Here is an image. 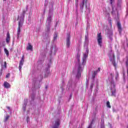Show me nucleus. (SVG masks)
Returning <instances> with one entry per match:
<instances>
[{
    "label": "nucleus",
    "mask_w": 128,
    "mask_h": 128,
    "mask_svg": "<svg viewBox=\"0 0 128 128\" xmlns=\"http://www.w3.org/2000/svg\"><path fill=\"white\" fill-rule=\"evenodd\" d=\"M108 24H110V26L112 28V20H110V18L108 19Z\"/></svg>",
    "instance_id": "4be33fe9"
},
{
    "label": "nucleus",
    "mask_w": 128,
    "mask_h": 128,
    "mask_svg": "<svg viewBox=\"0 0 128 128\" xmlns=\"http://www.w3.org/2000/svg\"><path fill=\"white\" fill-rule=\"evenodd\" d=\"M10 74H8L6 75V78H10Z\"/></svg>",
    "instance_id": "b1692460"
},
{
    "label": "nucleus",
    "mask_w": 128,
    "mask_h": 128,
    "mask_svg": "<svg viewBox=\"0 0 128 128\" xmlns=\"http://www.w3.org/2000/svg\"><path fill=\"white\" fill-rule=\"evenodd\" d=\"M10 32H8L6 34V42L7 44L10 43Z\"/></svg>",
    "instance_id": "6e6552de"
},
{
    "label": "nucleus",
    "mask_w": 128,
    "mask_h": 128,
    "mask_svg": "<svg viewBox=\"0 0 128 128\" xmlns=\"http://www.w3.org/2000/svg\"><path fill=\"white\" fill-rule=\"evenodd\" d=\"M8 118H10V116H6L4 120V122H7Z\"/></svg>",
    "instance_id": "f3484780"
},
{
    "label": "nucleus",
    "mask_w": 128,
    "mask_h": 128,
    "mask_svg": "<svg viewBox=\"0 0 128 128\" xmlns=\"http://www.w3.org/2000/svg\"><path fill=\"white\" fill-rule=\"evenodd\" d=\"M90 88H94V85L92 84H91L90 86Z\"/></svg>",
    "instance_id": "cd10ccee"
},
{
    "label": "nucleus",
    "mask_w": 128,
    "mask_h": 128,
    "mask_svg": "<svg viewBox=\"0 0 128 128\" xmlns=\"http://www.w3.org/2000/svg\"><path fill=\"white\" fill-rule=\"evenodd\" d=\"M26 104H25V106L22 107V110L24 112H26Z\"/></svg>",
    "instance_id": "5701e85b"
},
{
    "label": "nucleus",
    "mask_w": 128,
    "mask_h": 128,
    "mask_svg": "<svg viewBox=\"0 0 128 128\" xmlns=\"http://www.w3.org/2000/svg\"><path fill=\"white\" fill-rule=\"evenodd\" d=\"M110 0V4H112V0Z\"/></svg>",
    "instance_id": "473e14b6"
},
{
    "label": "nucleus",
    "mask_w": 128,
    "mask_h": 128,
    "mask_svg": "<svg viewBox=\"0 0 128 128\" xmlns=\"http://www.w3.org/2000/svg\"><path fill=\"white\" fill-rule=\"evenodd\" d=\"M127 74H128V70H127Z\"/></svg>",
    "instance_id": "e433bc0d"
},
{
    "label": "nucleus",
    "mask_w": 128,
    "mask_h": 128,
    "mask_svg": "<svg viewBox=\"0 0 128 128\" xmlns=\"http://www.w3.org/2000/svg\"><path fill=\"white\" fill-rule=\"evenodd\" d=\"M77 58H80V54H77Z\"/></svg>",
    "instance_id": "c85d7f7f"
},
{
    "label": "nucleus",
    "mask_w": 128,
    "mask_h": 128,
    "mask_svg": "<svg viewBox=\"0 0 128 128\" xmlns=\"http://www.w3.org/2000/svg\"><path fill=\"white\" fill-rule=\"evenodd\" d=\"M56 24H58V22H56Z\"/></svg>",
    "instance_id": "58836bf2"
},
{
    "label": "nucleus",
    "mask_w": 128,
    "mask_h": 128,
    "mask_svg": "<svg viewBox=\"0 0 128 128\" xmlns=\"http://www.w3.org/2000/svg\"><path fill=\"white\" fill-rule=\"evenodd\" d=\"M47 22H48V24H50L52 22V16L49 15L47 18Z\"/></svg>",
    "instance_id": "ddd939ff"
},
{
    "label": "nucleus",
    "mask_w": 128,
    "mask_h": 128,
    "mask_svg": "<svg viewBox=\"0 0 128 128\" xmlns=\"http://www.w3.org/2000/svg\"><path fill=\"white\" fill-rule=\"evenodd\" d=\"M4 86L6 88H10V84L6 82H4Z\"/></svg>",
    "instance_id": "1a4fd4ad"
},
{
    "label": "nucleus",
    "mask_w": 128,
    "mask_h": 128,
    "mask_svg": "<svg viewBox=\"0 0 128 128\" xmlns=\"http://www.w3.org/2000/svg\"><path fill=\"white\" fill-rule=\"evenodd\" d=\"M86 58H88V55H86V54H84L82 59V64H84V63L86 62Z\"/></svg>",
    "instance_id": "9b49d317"
},
{
    "label": "nucleus",
    "mask_w": 128,
    "mask_h": 128,
    "mask_svg": "<svg viewBox=\"0 0 128 128\" xmlns=\"http://www.w3.org/2000/svg\"><path fill=\"white\" fill-rule=\"evenodd\" d=\"M24 55L22 56V59L19 63V70L20 72L22 70V68L24 66Z\"/></svg>",
    "instance_id": "20e7f679"
},
{
    "label": "nucleus",
    "mask_w": 128,
    "mask_h": 128,
    "mask_svg": "<svg viewBox=\"0 0 128 128\" xmlns=\"http://www.w3.org/2000/svg\"><path fill=\"white\" fill-rule=\"evenodd\" d=\"M46 88H48V86H46Z\"/></svg>",
    "instance_id": "f704fd0d"
},
{
    "label": "nucleus",
    "mask_w": 128,
    "mask_h": 128,
    "mask_svg": "<svg viewBox=\"0 0 128 128\" xmlns=\"http://www.w3.org/2000/svg\"><path fill=\"white\" fill-rule=\"evenodd\" d=\"M117 26H118L119 32H122V26H120V22H118Z\"/></svg>",
    "instance_id": "f8f14e48"
},
{
    "label": "nucleus",
    "mask_w": 128,
    "mask_h": 128,
    "mask_svg": "<svg viewBox=\"0 0 128 128\" xmlns=\"http://www.w3.org/2000/svg\"><path fill=\"white\" fill-rule=\"evenodd\" d=\"M93 122H94V120H92V122H91L90 124L88 126V128H92V126Z\"/></svg>",
    "instance_id": "a211bd4d"
},
{
    "label": "nucleus",
    "mask_w": 128,
    "mask_h": 128,
    "mask_svg": "<svg viewBox=\"0 0 128 128\" xmlns=\"http://www.w3.org/2000/svg\"><path fill=\"white\" fill-rule=\"evenodd\" d=\"M22 16H24V14H22Z\"/></svg>",
    "instance_id": "a19ab883"
},
{
    "label": "nucleus",
    "mask_w": 128,
    "mask_h": 128,
    "mask_svg": "<svg viewBox=\"0 0 128 128\" xmlns=\"http://www.w3.org/2000/svg\"><path fill=\"white\" fill-rule=\"evenodd\" d=\"M97 40L98 46L102 48V33L97 34Z\"/></svg>",
    "instance_id": "f257e3e1"
},
{
    "label": "nucleus",
    "mask_w": 128,
    "mask_h": 128,
    "mask_svg": "<svg viewBox=\"0 0 128 128\" xmlns=\"http://www.w3.org/2000/svg\"><path fill=\"white\" fill-rule=\"evenodd\" d=\"M106 106L108 107L109 108H112V106H110V103L109 101H108L106 102Z\"/></svg>",
    "instance_id": "dca6fc26"
},
{
    "label": "nucleus",
    "mask_w": 128,
    "mask_h": 128,
    "mask_svg": "<svg viewBox=\"0 0 128 128\" xmlns=\"http://www.w3.org/2000/svg\"><path fill=\"white\" fill-rule=\"evenodd\" d=\"M60 119H57L55 121L54 124L52 126V128H60Z\"/></svg>",
    "instance_id": "39448f33"
},
{
    "label": "nucleus",
    "mask_w": 128,
    "mask_h": 128,
    "mask_svg": "<svg viewBox=\"0 0 128 128\" xmlns=\"http://www.w3.org/2000/svg\"><path fill=\"white\" fill-rule=\"evenodd\" d=\"M98 72H100V68H98Z\"/></svg>",
    "instance_id": "2f4dec72"
},
{
    "label": "nucleus",
    "mask_w": 128,
    "mask_h": 128,
    "mask_svg": "<svg viewBox=\"0 0 128 128\" xmlns=\"http://www.w3.org/2000/svg\"><path fill=\"white\" fill-rule=\"evenodd\" d=\"M120 4H122V0H118V6H120Z\"/></svg>",
    "instance_id": "aec40b11"
},
{
    "label": "nucleus",
    "mask_w": 128,
    "mask_h": 128,
    "mask_svg": "<svg viewBox=\"0 0 128 128\" xmlns=\"http://www.w3.org/2000/svg\"><path fill=\"white\" fill-rule=\"evenodd\" d=\"M7 108H8V110H10V107H8Z\"/></svg>",
    "instance_id": "c9c22d12"
},
{
    "label": "nucleus",
    "mask_w": 128,
    "mask_h": 128,
    "mask_svg": "<svg viewBox=\"0 0 128 128\" xmlns=\"http://www.w3.org/2000/svg\"><path fill=\"white\" fill-rule=\"evenodd\" d=\"M76 2V6H78V0H75Z\"/></svg>",
    "instance_id": "a878e982"
},
{
    "label": "nucleus",
    "mask_w": 128,
    "mask_h": 128,
    "mask_svg": "<svg viewBox=\"0 0 128 128\" xmlns=\"http://www.w3.org/2000/svg\"><path fill=\"white\" fill-rule=\"evenodd\" d=\"M110 128H112V125H110Z\"/></svg>",
    "instance_id": "4c0bfd02"
},
{
    "label": "nucleus",
    "mask_w": 128,
    "mask_h": 128,
    "mask_svg": "<svg viewBox=\"0 0 128 128\" xmlns=\"http://www.w3.org/2000/svg\"><path fill=\"white\" fill-rule=\"evenodd\" d=\"M58 38V34L56 33L54 34V40H56V38Z\"/></svg>",
    "instance_id": "6ab92c4d"
},
{
    "label": "nucleus",
    "mask_w": 128,
    "mask_h": 128,
    "mask_svg": "<svg viewBox=\"0 0 128 128\" xmlns=\"http://www.w3.org/2000/svg\"><path fill=\"white\" fill-rule=\"evenodd\" d=\"M101 128H104V125L101 126Z\"/></svg>",
    "instance_id": "7c9ffc66"
},
{
    "label": "nucleus",
    "mask_w": 128,
    "mask_h": 128,
    "mask_svg": "<svg viewBox=\"0 0 128 128\" xmlns=\"http://www.w3.org/2000/svg\"><path fill=\"white\" fill-rule=\"evenodd\" d=\"M4 66L6 68V62H4Z\"/></svg>",
    "instance_id": "bb28decb"
},
{
    "label": "nucleus",
    "mask_w": 128,
    "mask_h": 128,
    "mask_svg": "<svg viewBox=\"0 0 128 128\" xmlns=\"http://www.w3.org/2000/svg\"><path fill=\"white\" fill-rule=\"evenodd\" d=\"M4 50L7 56H10V52H8V50L6 48H4Z\"/></svg>",
    "instance_id": "2eb2a0df"
},
{
    "label": "nucleus",
    "mask_w": 128,
    "mask_h": 128,
    "mask_svg": "<svg viewBox=\"0 0 128 128\" xmlns=\"http://www.w3.org/2000/svg\"><path fill=\"white\" fill-rule=\"evenodd\" d=\"M112 50H110V52H108V56L110 62H112Z\"/></svg>",
    "instance_id": "4468645a"
},
{
    "label": "nucleus",
    "mask_w": 128,
    "mask_h": 128,
    "mask_svg": "<svg viewBox=\"0 0 128 128\" xmlns=\"http://www.w3.org/2000/svg\"><path fill=\"white\" fill-rule=\"evenodd\" d=\"M97 74H98V71H94V76L93 77L94 78V76H96Z\"/></svg>",
    "instance_id": "393cba45"
},
{
    "label": "nucleus",
    "mask_w": 128,
    "mask_h": 128,
    "mask_svg": "<svg viewBox=\"0 0 128 128\" xmlns=\"http://www.w3.org/2000/svg\"><path fill=\"white\" fill-rule=\"evenodd\" d=\"M78 62H80V58H78Z\"/></svg>",
    "instance_id": "c756f323"
},
{
    "label": "nucleus",
    "mask_w": 128,
    "mask_h": 128,
    "mask_svg": "<svg viewBox=\"0 0 128 128\" xmlns=\"http://www.w3.org/2000/svg\"><path fill=\"white\" fill-rule=\"evenodd\" d=\"M32 44H30L28 43V46L26 47V50H32Z\"/></svg>",
    "instance_id": "9d476101"
},
{
    "label": "nucleus",
    "mask_w": 128,
    "mask_h": 128,
    "mask_svg": "<svg viewBox=\"0 0 128 128\" xmlns=\"http://www.w3.org/2000/svg\"><path fill=\"white\" fill-rule=\"evenodd\" d=\"M112 64H113V66L116 67V62H114V55H113V61H112Z\"/></svg>",
    "instance_id": "412c9836"
},
{
    "label": "nucleus",
    "mask_w": 128,
    "mask_h": 128,
    "mask_svg": "<svg viewBox=\"0 0 128 128\" xmlns=\"http://www.w3.org/2000/svg\"><path fill=\"white\" fill-rule=\"evenodd\" d=\"M5 0V1H6V0Z\"/></svg>",
    "instance_id": "ea45409f"
},
{
    "label": "nucleus",
    "mask_w": 128,
    "mask_h": 128,
    "mask_svg": "<svg viewBox=\"0 0 128 128\" xmlns=\"http://www.w3.org/2000/svg\"><path fill=\"white\" fill-rule=\"evenodd\" d=\"M23 22H22V20H20L18 22V26L17 29V38H20V28L22 26Z\"/></svg>",
    "instance_id": "f03ea898"
},
{
    "label": "nucleus",
    "mask_w": 128,
    "mask_h": 128,
    "mask_svg": "<svg viewBox=\"0 0 128 128\" xmlns=\"http://www.w3.org/2000/svg\"><path fill=\"white\" fill-rule=\"evenodd\" d=\"M114 92H116V90L113 89Z\"/></svg>",
    "instance_id": "72a5a7b5"
},
{
    "label": "nucleus",
    "mask_w": 128,
    "mask_h": 128,
    "mask_svg": "<svg viewBox=\"0 0 128 128\" xmlns=\"http://www.w3.org/2000/svg\"><path fill=\"white\" fill-rule=\"evenodd\" d=\"M66 45L67 48L70 46V34H67V38H66Z\"/></svg>",
    "instance_id": "7ed1b4c3"
},
{
    "label": "nucleus",
    "mask_w": 128,
    "mask_h": 128,
    "mask_svg": "<svg viewBox=\"0 0 128 128\" xmlns=\"http://www.w3.org/2000/svg\"><path fill=\"white\" fill-rule=\"evenodd\" d=\"M80 72H82V66H80V64H79L78 67V71L76 74V78H80L82 76V74L80 73Z\"/></svg>",
    "instance_id": "0eeeda50"
},
{
    "label": "nucleus",
    "mask_w": 128,
    "mask_h": 128,
    "mask_svg": "<svg viewBox=\"0 0 128 128\" xmlns=\"http://www.w3.org/2000/svg\"><path fill=\"white\" fill-rule=\"evenodd\" d=\"M86 2H88V0H83L82 4L80 5V9L81 10H83L84 8V2H85V6L86 8H88V6H86Z\"/></svg>",
    "instance_id": "423d86ee"
}]
</instances>
